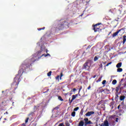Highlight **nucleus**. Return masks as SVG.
<instances>
[{
	"label": "nucleus",
	"mask_w": 126,
	"mask_h": 126,
	"mask_svg": "<svg viewBox=\"0 0 126 126\" xmlns=\"http://www.w3.org/2000/svg\"><path fill=\"white\" fill-rule=\"evenodd\" d=\"M35 61L36 60L32 62L31 60H26L21 64L18 74H17L16 77L14 78V82L11 85L12 87H13L15 90L18 87L19 82H20L21 80V76L23 73L25 72V70H26L27 68H29L30 66L32 65L33 63H35Z\"/></svg>",
	"instance_id": "1"
},
{
	"label": "nucleus",
	"mask_w": 126,
	"mask_h": 126,
	"mask_svg": "<svg viewBox=\"0 0 126 126\" xmlns=\"http://www.w3.org/2000/svg\"><path fill=\"white\" fill-rule=\"evenodd\" d=\"M101 24H102L101 23H99L95 25H93V30L94 32H98V31L101 30V27L99 26L101 25Z\"/></svg>",
	"instance_id": "2"
},
{
	"label": "nucleus",
	"mask_w": 126,
	"mask_h": 126,
	"mask_svg": "<svg viewBox=\"0 0 126 126\" xmlns=\"http://www.w3.org/2000/svg\"><path fill=\"white\" fill-rule=\"evenodd\" d=\"M84 121H85V126H87V125H93V123L91 121H89L88 118H85Z\"/></svg>",
	"instance_id": "3"
},
{
	"label": "nucleus",
	"mask_w": 126,
	"mask_h": 126,
	"mask_svg": "<svg viewBox=\"0 0 126 126\" xmlns=\"http://www.w3.org/2000/svg\"><path fill=\"white\" fill-rule=\"evenodd\" d=\"M56 28L59 29V30H63L64 28L63 23L59 22V24L57 26Z\"/></svg>",
	"instance_id": "4"
},
{
	"label": "nucleus",
	"mask_w": 126,
	"mask_h": 126,
	"mask_svg": "<svg viewBox=\"0 0 126 126\" xmlns=\"http://www.w3.org/2000/svg\"><path fill=\"white\" fill-rule=\"evenodd\" d=\"M125 29H125V28H122V29H121L118 30L117 32H114V33L113 34L112 37H116V36H117V35L120 33V32H121V31H125Z\"/></svg>",
	"instance_id": "5"
},
{
	"label": "nucleus",
	"mask_w": 126,
	"mask_h": 126,
	"mask_svg": "<svg viewBox=\"0 0 126 126\" xmlns=\"http://www.w3.org/2000/svg\"><path fill=\"white\" fill-rule=\"evenodd\" d=\"M99 126H109V122H108V120H105L103 123H102L101 124H99Z\"/></svg>",
	"instance_id": "6"
},
{
	"label": "nucleus",
	"mask_w": 126,
	"mask_h": 126,
	"mask_svg": "<svg viewBox=\"0 0 126 126\" xmlns=\"http://www.w3.org/2000/svg\"><path fill=\"white\" fill-rule=\"evenodd\" d=\"M88 63H89L87 62L84 64L83 65L84 69H87V70L89 69L90 67L88 65Z\"/></svg>",
	"instance_id": "7"
},
{
	"label": "nucleus",
	"mask_w": 126,
	"mask_h": 126,
	"mask_svg": "<svg viewBox=\"0 0 126 126\" xmlns=\"http://www.w3.org/2000/svg\"><path fill=\"white\" fill-rule=\"evenodd\" d=\"M62 24L63 25V27H67L68 28L69 27V23H68L67 22L63 21L62 22Z\"/></svg>",
	"instance_id": "8"
},
{
	"label": "nucleus",
	"mask_w": 126,
	"mask_h": 126,
	"mask_svg": "<svg viewBox=\"0 0 126 126\" xmlns=\"http://www.w3.org/2000/svg\"><path fill=\"white\" fill-rule=\"evenodd\" d=\"M63 76V72L61 73L60 76L58 75L57 77H56L55 79L56 80H58V81H60V79H62V77Z\"/></svg>",
	"instance_id": "9"
},
{
	"label": "nucleus",
	"mask_w": 126,
	"mask_h": 126,
	"mask_svg": "<svg viewBox=\"0 0 126 126\" xmlns=\"http://www.w3.org/2000/svg\"><path fill=\"white\" fill-rule=\"evenodd\" d=\"M94 114H95V112L94 111H90L88 112L85 115L86 116V117H90L91 115H94Z\"/></svg>",
	"instance_id": "10"
},
{
	"label": "nucleus",
	"mask_w": 126,
	"mask_h": 126,
	"mask_svg": "<svg viewBox=\"0 0 126 126\" xmlns=\"http://www.w3.org/2000/svg\"><path fill=\"white\" fill-rule=\"evenodd\" d=\"M121 84L118 85V86L116 88L115 91L116 92V94H118L119 93V90H120V88H121Z\"/></svg>",
	"instance_id": "11"
},
{
	"label": "nucleus",
	"mask_w": 126,
	"mask_h": 126,
	"mask_svg": "<svg viewBox=\"0 0 126 126\" xmlns=\"http://www.w3.org/2000/svg\"><path fill=\"white\" fill-rule=\"evenodd\" d=\"M84 124H85V123H84V122L81 121L79 122L78 126H84Z\"/></svg>",
	"instance_id": "12"
},
{
	"label": "nucleus",
	"mask_w": 126,
	"mask_h": 126,
	"mask_svg": "<svg viewBox=\"0 0 126 126\" xmlns=\"http://www.w3.org/2000/svg\"><path fill=\"white\" fill-rule=\"evenodd\" d=\"M75 99H76V97L75 95H73L72 99H71V100L69 102V104H71V103H72V101H73V100H74Z\"/></svg>",
	"instance_id": "13"
},
{
	"label": "nucleus",
	"mask_w": 126,
	"mask_h": 126,
	"mask_svg": "<svg viewBox=\"0 0 126 126\" xmlns=\"http://www.w3.org/2000/svg\"><path fill=\"white\" fill-rule=\"evenodd\" d=\"M125 98H126V96L125 95L120 96V101H124V100H125Z\"/></svg>",
	"instance_id": "14"
},
{
	"label": "nucleus",
	"mask_w": 126,
	"mask_h": 126,
	"mask_svg": "<svg viewBox=\"0 0 126 126\" xmlns=\"http://www.w3.org/2000/svg\"><path fill=\"white\" fill-rule=\"evenodd\" d=\"M122 66V63H119L117 65H116V67L117 68H119Z\"/></svg>",
	"instance_id": "15"
},
{
	"label": "nucleus",
	"mask_w": 126,
	"mask_h": 126,
	"mask_svg": "<svg viewBox=\"0 0 126 126\" xmlns=\"http://www.w3.org/2000/svg\"><path fill=\"white\" fill-rule=\"evenodd\" d=\"M104 91H105V92H110V90H108L107 89H105L104 90H102V91H100V92H104Z\"/></svg>",
	"instance_id": "16"
},
{
	"label": "nucleus",
	"mask_w": 126,
	"mask_h": 126,
	"mask_svg": "<svg viewBox=\"0 0 126 126\" xmlns=\"http://www.w3.org/2000/svg\"><path fill=\"white\" fill-rule=\"evenodd\" d=\"M126 35H124L123 36V44H125V43H126Z\"/></svg>",
	"instance_id": "17"
},
{
	"label": "nucleus",
	"mask_w": 126,
	"mask_h": 126,
	"mask_svg": "<svg viewBox=\"0 0 126 126\" xmlns=\"http://www.w3.org/2000/svg\"><path fill=\"white\" fill-rule=\"evenodd\" d=\"M50 57L51 55H50V54L47 53V54H43L41 57Z\"/></svg>",
	"instance_id": "18"
},
{
	"label": "nucleus",
	"mask_w": 126,
	"mask_h": 126,
	"mask_svg": "<svg viewBox=\"0 0 126 126\" xmlns=\"http://www.w3.org/2000/svg\"><path fill=\"white\" fill-rule=\"evenodd\" d=\"M123 71V68H118L117 69V72H122Z\"/></svg>",
	"instance_id": "19"
},
{
	"label": "nucleus",
	"mask_w": 126,
	"mask_h": 126,
	"mask_svg": "<svg viewBox=\"0 0 126 126\" xmlns=\"http://www.w3.org/2000/svg\"><path fill=\"white\" fill-rule=\"evenodd\" d=\"M112 83L113 85H116L117 84V80H113Z\"/></svg>",
	"instance_id": "20"
},
{
	"label": "nucleus",
	"mask_w": 126,
	"mask_h": 126,
	"mask_svg": "<svg viewBox=\"0 0 126 126\" xmlns=\"http://www.w3.org/2000/svg\"><path fill=\"white\" fill-rule=\"evenodd\" d=\"M39 107H40L39 105L34 106L33 109H34V110H35L36 111V110H38V108H39Z\"/></svg>",
	"instance_id": "21"
},
{
	"label": "nucleus",
	"mask_w": 126,
	"mask_h": 126,
	"mask_svg": "<svg viewBox=\"0 0 126 126\" xmlns=\"http://www.w3.org/2000/svg\"><path fill=\"white\" fill-rule=\"evenodd\" d=\"M75 111H73V112L71 113V115L72 117H75Z\"/></svg>",
	"instance_id": "22"
},
{
	"label": "nucleus",
	"mask_w": 126,
	"mask_h": 126,
	"mask_svg": "<svg viewBox=\"0 0 126 126\" xmlns=\"http://www.w3.org/2000/svg\"><path fill=\"white\" fill-rule=\"evenodd\" d=\"M98 59L99 58H98L97 56H95L94 59V62H96V61H98Z\"/></svg>",
	"instance_id": "23"
},
{
	"label": "nucleus",
	"mask_w": 126,
	"mask_h": 126,
	"mask_svg": "<svg viewBox=\"0 0 126 126\" xmlns=\"http://www.w3.org/2000/svg\"><path fill=\"white\" fill-rule=\"evenodd\" d=\"M65 125L66 126H70V125L69 124V123H68V121L65 122Z\"/></svg>",
	"instance_id": "24"
},
{
	"label": "nucleus",
	"mask_w": 126,
	"mask_h": 126,
	"mask_svg": "<svg viewBox=\"0 0 126 126\" xmlns=\"http://www.w3.org/2000/svg\"><path fill=\"white\" fill-rule=\"evenodd\" d=\"M79 110V107H77L74 109V112H76V111H78Z\"/></svg>",
	"instance_id": "25"
},
{
	"label": "nucleus",
	"mask_w": 126,
	"mask_h": 126,
	"mask_svg": "<svg viewBox=\"0 0 126 126\" xmlns=\"http://www.w3.org/2000/svg\"><path fill=\"white\" fill-rule=\"evenodd\" d=\"M58 99L59 100H60V101H63V99L62 98V96H58Z\"/></svg>",
	"instance_id": "26"
},
{
	"label": "nucleus",
	"mask_w": 126,
	"mask_h": 126,
	"mask_svg": "<svg viewBox=\"0 0 126 126\" xmlns=\"http://www.w3.org/2000/svg\"><path fill=\"white\" fill-rule=\"evenodd\" d=\"M52 75V71H50L47 73V76H51Z\"/></svg>",
	"instance_id": "27"
},
{
	"label": "nucleus",
	"mask_w": 126,
	"mask_h": 126,
	"mask_svg": "<svg viewBox=\"0 0 126 126\" xmlns=\"http://www.w3.org/2000/svg\"><path fill=\"white\" fill-rule=\"evenodd\" d=\"M102 80V77H100L97 81L96 82H100Z\"/></svg>",
	"instance_id": "28"
},
{
	"label": "nucleus",
	"mask_w": 126,
	"mask_h": 126,
	"mask_svg": "<svg viewBox=\"0 0 126 126\" xmlns=\"http://www.w3.org/2000/svg\"><path fill=\"white\" fill-rule=\"evenodd\" d=\"M28 121H29V117H28L26 118V119L25 120V123L27 124V123H28Z\"/></svg>",
	"instance_id": "29"
},
{
	"label": "nucleus",
	"mask_w": 126,
	"mask_h": 126,
	"mask_svg": "<svg viewBox=\"0 0 126 126\" xmlns=\"http://www.w3.org/2000/svg\"><path fill=\"white\" fill-rule=\"evenodd\" d=\"M45 30V27H44L42 28L38 29V31H41V30Z\"/></svg>",
	"instance_id": "30"
},
{
	"label": "nucleus",
	"mask_w": 126,
	"mask_h": 126,
	"mask_svg": "<svg viewBox=\"0 0 126 126\" xmlns=\"http://www.w3.org/2000/svg\"><path fill=\"white\" fill-rule=\"evenodd\" d=\"M33 115H34V112H31L29 114V116H32V117H33Z\"/></svg>",
	"instance_id": "31"
},
{
	"label": "nucleus",
	"mask_w": 126,
	"mask_h": 126,
	"mask_svg": "<svg viewBox=\"0 0 126 126\" xmlns=\"http://www.w3.org/2000/svg\"><path fill=\"white\" fill-rule=\"evenodd\" d=\"M102 84H103V85H104V84H106V80H104L102 81Z\"/></svg>",
	"instance_id": "32"
},
{
	"label": "nucleus",
	"mask_w": 126,
	"mask_h": 126,
	"mask_svg": "<svg viewBox=\"0 0 126 126\" xmlns=\"http://www.w3.org/2000/svg\"><path fill=\"white\" fill-rule=\"evenodd\" d=\"M81 89H82V86H80L79 89V93H80V91L81 90Z\"/></svg>",
	"instance_id": "33"
},
{
	"label": "nucleus",
	"mask_w": 126,
	"mask_h": 126,
	"mask_svg": "<svg viewBox=\"0 0 126 126\" xmlns=\"http://www.w3.org/2000/svg\"><path fill=\"white\" fill-rule=\"evenodd\" d=\"M109 64H112V62H110L109 63H108L107 64H106V66H109Z\"/></svg>",
	"instance_id": "34"
},
{
	"label": "nucleus",
	"mask_w": 126,
	"mask_h": 126,
	"mask_svg": "<svg viewBox=\"0 0 126 126\" xmlns=\"http://www.w3.org/2000/svg\"><path fill=\"white\" fill-rule=\"evenodd\" d=\"M78 95H79V96H80V94H79V92H78V94H76L75 95V96H76V97H77V96H78Z\"/></svg>",
	"instance_id": "35"
},
{
	"label": "nucleus",
	"mask_w": 126,
	"mask_h": 126,
	"mask_svg": "<svg viewBox=\"0 0 126 126\" xmlns=\"http://www.w3.org/2000/svg\"><path fill=\"white\" fill-rule=\"evenodd\" d=\"M90 89H91V85H90V86L88 87V90H90Z\"/></svg>",
	"instance_id": "36"
},
{
	"label": "nucleus",
	"mask_w": 126,
	"mask_h": 126,
	"mask_svg": "<svg viewBox=\"0 0 126 126\" xmlns=\"http://www.w3.org/2000/svg\"><path fill=\"white\" fill-rule=\"evenodd\" d=\"M92 46L91 45H89L87 47V48L86 49V50H88V49H90V48H91Z\"/></svg>",
	"instance_id": "37"
},
{
	"label": "nucleus",
	"mask_w": 126,
	"mask_h": 126,
	"mask_svg": "<svg viewBox=\"0 0 126 126\" xmlns=\"http://www.w3.org/2000/svg\"><path fill=\"white\" fill-rule=\"evenodd\" d=\"M99 66H100V67H101V68H102V67H103V64L101 63V64L99 65Z\"/></svg>",
	"instance_id": "38"
},
{
	"label": "nucleus",
	"mask_w": 126,
	"mask_h": 126,
	"mask_svg": "<svg viewBox=\"0 0 126 126\" xmlns=\"http://www.w3.org/2000/svg\"><path fill=\"white\" fill-rule=\"evenodd\" d=\"M118 121H119V118H116V121H115V122H116L117 123H118Z\"/></svg>",
	"instance_id": "39"
},
{
	"label": "nucleus",
	"mask_w": 126,
	"mask_h": 126,
	"mask_svg": "<svg viewBox=\"0 0 126 126\" xmlns=\"http://www.w3.org/2000/svg\"><path fill=\"white\" fill-rule=\"evenodd\" d=\"M59 109V107H56L55 108H54V110H58Z\"/></svg>",
	"instance_id": "40"
},
{
	"label": "nucleus",
	"mask_w": 126,
	"mask_h": 126,
	"mask_svg": "<svg viewBox=\"0 0 126 126\" xmlns=\"http://www.w3.org/2000/svg\"><path fill=\"white\" fill-rule=\"evenodd\" d=\"M72 90H73V92H75V91L76 90V89L74 88V89H73Z\"/></svg>",
	"instance_id": "41"
},
{
	"label": "nucleus",
	"mask_w": 126,
	"mask_h": 126,
	"mask_svg": "<svg viewBox=\"0 0 126 126\" xmlns=\"http://www.w3.org/2000/svg\"><path fill=\"white\" fill-rule=\"evenodd\" d=\"M49 91V89H47V90L44 92H43V93H47V92H48Z\"/></svg>",
	"instance_id": "42"
},
{
	"label": "nucleus",
	"mask_w": 126,
	"mask_h": 126,
	"mask_svg": "<svg viewBox=\"0 0 126 126\" xmlns=\"http://www.w3.org/2000/svg\"><path fill=\"white\" fill-rule=\"evenodd\" d=\"M22 126H26V125L25 123H24V124H22Z\"/></svg>",
	"instance_id": "43"
},
{
	"label": "nucleus",
	"mask_w": 126,
	"mask_h": 126,
	"mask_svg": "<svg viewBox=\"0 0 126 126\" xmlns=\"http://www.w3.org/2000/svg\"><path fill=\"white\" fill-rule=\"evenodd\" d=\"M96 76H97V75H94L93 76V78H95L96 77Z\"/></svg>",
	"instance_id": "44"
},
{
	"label": "nucleus",
	"mask_w": 126,
	"mask_h": 126,
	"mask_svg": "<svg viewBox=\"0 0 126 126\" xmlns=\"http://www.w3.org/2000/svg\"><path fill=\"white\" fill-rule=\"evenodd\" d=\"M12 106H14V102L12 101Z\"/></svg>",
	"instance_id": "45"
},
{
	"label": "nucleus",
	"mask_w": 126,
	"mask_h": 126,
	"mask_svg": "<svg viewBox=\"0 0 126 126\" xmlns=\"http://www.w3.org/2000/svg\"><path fill=\"white\" fill-rule=\"evenodd\" d=\"M121 107V105H118V109H120V107Z\"/></svg>",
	"instance_id": "46"
},
{
	"label": "nucleus",
	"mask_w": 126,
	"mask_h": 126,
	"mask_svg": "<svg viewBox=\"0 0 126 126\" xmlns=\"http://www.w3.org/2000/svg\"><path fill=\"white\" fill-rule=\"evenodd\" d=\"M119 97V95L117 94L116 95V98H117V97Z\"/></svg>",
	"instance_id": "47"
},
{
	"label": "nucleus",
	"mask_w": 126,
	"mask_h": 126,
	"mask_svg": "<svg viewBox=\"0 0 126 126\" xmlns=\"http://www.w3.org/2000/svg\"><path fill=\"white\" fill-rule=\"evenodd\" d=\"M5 114L7 115L8 114V112H6V113H4V115H5Z\"/></svg>",
	"instance_id": "48"
},
{
	"label": "nucleus",
	"mask_w": 126,
	"mask_h": 126,
	"mask_svg": "<svg viewBox=\"0 0 126 126\" xmlns=\"http://www.w3.org/2000/svg\"><path fill=\"white\" fill-rule=\"evenodd\" d=\"M106 62H102V63H103V64H106Z\"/></svg>",
	"instance_id": "49"
},
{
	"label": "nucleus",
	"mask_w": 126,
	"mask_h": 126,
	"mask_svg": "<svg viewBox=\"0 0 126 126\" xmlns=\"http://www.w3.org/2000/svg\"><path fill=\"white\" fill-rule=\"evenodd\" d=\"M85 51H84L83 53V55H85Z\"/></svg>",
	"instance_id": "50"
},
{
	"label": "nucleus",
	"mask_w": 126,
	"mask_h": 126,
	"mask_svg": "<svg viewBox=\"0 0 126 126\" xmlns=\"http://www.w3.org/2000/svg\"><path fill=\"white\" fill-rule=\"evenodd\" d=\"M124 88L123 87H121L120 89L121 90H122V89H123Z\"/></svg>",
	"instance_id": "51"
},
{
	"label": "nucleus",
	"mask_w": 126,
	"mask_h": 126,
	"mask_svg": "<svg viewBox=\"0 0 126 126\" xmlns=\"http://www.w3.org/2000/svg\"><path fill=\"white\" fill-rule=\"evenodd\" d=\"M66 95H68V93L65 94V96H66Z\"/></svg>",
	"instance_id": "52"
},
{
	"label": "nucleus",
	"mask_w": 126,
	"mask_h": 126,
	"mask_svg": "<svg viewBox=\"0 0 126 126\" xmlns=\"http://www.w3.org/2000/svg\"><path fill=\"white\" fill-rule=\"evenodd\" d=\"M95 126H98V124H96Z\"/></svg>",
	"instance_id": "53"
},
{
	"label": "nucleus",
	"mask_w": 126,
	"mask_h": 126,
	"mask_svg": "<svg viewBox=\"0 0 126 126\" xmlns=\"http://www.w3.org/2000/svg\"><path fill=\"white\" fill-rule=\"evenodd\" d=\"M83 15V14H82V15H81V16H82Z\"/></svg>",
	"instance_id": "54"
},
{
	"label": "nucleus",
	"mask_w": 126,
	"mask_h": 126,
	"mask_svg": "<svg viewBox=\"0 0 126 126\" xmlns=\"http://www.w3.org/2000/svg\"><path fill=\"white\" fill-rule=\"evenodd\" d=\"M46 53H48V50H46Z\"/></svg>",
	"instance_id": "55"
},
{
	"label": "nucleus",
	"mask_w": 126,
	"mask_h": 126,
	"mask_svg": "<svg viewBox=\"0 0 126 126\" xmlns=\"http://www.w3.org/2000/svg\"><path fill=\"white\" fill-rule=\"evenodd\" d=\"M70 95H71V93L70 94Z\"/></svg>",
	"instance_id": "56"
},
{
	"label": "nucleus",
	"mask_w": 126,
	"mask_h": 126,
	"mask_svg": "<svg viewBox=\"0 0 126 126\" xmlns=\"http://www.w3.org/2000/svg\"><path fill=\"white\" fill-rule=\"evenodd\" d=\"M69 101H70V98H69Z\"/></svg>",
	"instance_id": "57"
},
{
	"label": "nucleus",
	"mask_w": 126,
	"mask_h": 126,
	"mask_svg": "<svg viewBox=\"0 0 126 126\" xmlns=\"http://www.w3.org/2000/svg\"><path fill=\"white\" fill-rule=\"evenodd\" d=\"M4 120H6V119H4Z\"/></svg>",
	"instance_id": "58"
}]
</instances>
